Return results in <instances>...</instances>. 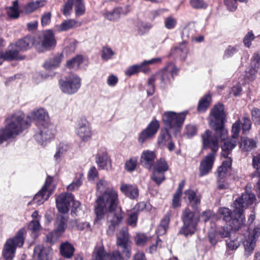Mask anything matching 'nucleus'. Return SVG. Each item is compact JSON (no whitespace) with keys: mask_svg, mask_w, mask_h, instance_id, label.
<instances>
[{"mask_svg":"<svg viewBox=\"0 0 260 260\" xmlns=\"http://www.w3.org/2000/svg\"><path fill=\"white\" fill-rule=\"evenodd\" d=\"M194 36V30L189 27H185L182 30V38L183 40V41H186L187 43L188 40H191L193 41Z\"/></svg>","mask_w":260,"mask_h":260,"instance_id":"obj_61","label":"nucleus"},{"mask_svg":"<svg viewBox=\"0 0 260 260\" xmlns=\"http://www.w3.org/2000/svg\"><path fill=\"white\" fill-rule=\"evenodd\" d=\"M212 101L210 94H207L203 96L199 102L198 110L200 112H205L209 107Z\"/></svg>","mask_w":260,"mask_h":260,"instance_id":"obj_40","label":"nucleus"},{"mask_svg":"<svg viewBox=\"0 0 260 260\" xmlns=\"http://www.w3.org/2000/svg\"><path fill=\"white\" fill-rule=\"evenodd\" d=\"M233 212L226 207H222L219 209V214L220 217L225 221L231 228L232 230L238 231L243 225L245 219H242V222L236 223L237 219H239V210L234 208Z\"/></svg>","mask_w":260,"mask_h":260,"instance_id":"obj_9","label":"nucleus"},{"mask_svg":"<svg viewBox=\"0 0 260 260\" xmlns=\"http://www.w3.org/2000/svg\"><path fill=\"white\" fill-rule=\"evenodd\" d=\"M4 61L5 60L12 61L14 60L21 59L19 54V51L15 48L14 44H11L7 49L3 51Z\"/></svg>","mask_w":260,"mask_h":260,"instance_id":"obj_31","label":"nucleus"},{"mask_svg":"<svg viewBox=\"0 0 260 260\" xmlns=\"http://www.w3.org/2000/svg\"><path fill=\"white\" fill-rule=\"evenodd\" d=\"M178 71L179 69L175 65L170 62L161 70L153 75L160 83L167 84L173 79L174 76L177 74Z\"/></svg>","mask_w":260,"mask_h":260,"instance_id":"obj_14","label":"nucleus"},{"mask_svg":"<svg viewBox=\"0 0 260 260\" xmlns=\"http://www.w3.org/2000/svg\"><path fill=\"white\" fill-rule=\"evenodd\" d=\"M83 58L82 55H77L67 62V67L70 69L78 70L80 68V66L83 62Z\"/></svg>","mask_w":260,"mask_h":260,"instance_id":"obj_43","label":"nucleus"},{"mask_svg":"<svg viewBox=\"0 0 260 260\" xmlns=\"http://www.w3.org/2000/svg\"><path fill=\"white\" fill-rule=\"evenodd\" d=\"M236 237L235 238H229L226 240V246L228 248V250L226 251V254L228 255L231 254L230 251V250H236L239 247L242 240H243V241L245 240V239H243L242 236L239 237L236 236Z\"/></svg>","mask_w":260,"mask_h":260,"instance_id":"obj_38","label":"nucleus"},{"mask_svg":"<svg viewBox=\"0 0 260 260\" xmlns=\"http://www.w3.org/2000/svg\"><path fill=\"white\" fill-rule=\"evenodd\" d=\"M260 236V227L254 228L252 234H248L245 236V240L242 241L245 248V255L247 256L250 255L255 246L256 239Z\"/></svg>","mask_w":260,"mask_h":260,"instance_id":"obj_18","label":"nucleus"},{"mask_svg":"<svg viewBox=\"0 0 260 260\" xmlns=\"http://www.w3.org/2000/svg\"><path fill=\"white\" fill-rule=\"evenodd\" d=\"M61 91L66 94H73L79 90L81 85V78L76 74H71L59 81Z\"/></svg>","mask_w":260,"mask_h":260,"instance_id":"obj_7","label":"nucleus"},{"mask_svg":"<svg viewBox=\"0 0 260 260\" xmlns=\"http://www.w3.org/2000/svg\"><path fill=\"white\" fill-rule=\"evenodd\" d=\"M256 198L254 193L251 191L246 190L242 193L241 196L235 200L233 203L234 208H236L239 210V219L237 220L236 223L242 222V219H245L243 214L244 209L248 207L255 203Z\"/></svg>","mask_w":260,"mask_h":260,"instance_id":"obj_6","label":"nucleus"},{"mask_svg":"<svg viewBox=\"0 0 260 260\" xmlns=\"http://www.w3.org/2000/svg\"><path fill=\"white\" fill-rule=\"evenodd\" d=\"M159 122L155 118L151 120L147 126L144 129L139 135L138 141L142 145L147 141L154 137L159 128Z\"/></svg>","mask_w":260,"mask_h":260,"instance_id":"obj_15","label":"nucleus"},{"mask_svg":"<svg viewBox=\"0 0 260 260\" xmlns=\"http://www.w3.org/2000/svg\"><path fill=\"white\" fill-rule=\"evenodd\" d=\"M154 171L165 172L168 171L169 166L164 158H160L157 160L155 165L152 168Z\"/></svg>","mask_w":260,"mask_h":260,"instance_id":"obj_49","label":"nucleus"},{"mask_svg":"<svg viewBox=\"0 0 260 260\" xmlns=\"http://www.w3.org/2000/svg\"><path fill=\"white\" fill-rule=\"evenodd\" d=\"M157 81L155 77L152 75L148 80L147 88V92L148 95H152L154 94L155 91L154 82Z\"/></svg>","mask_w":260,"mask_h":260,"instance_id":"obj_56","label":"nucleus"},{"mask_svg":"<svg viewBox=\"0 0 260 260\" xmlns=\"http://www.w3.org/2000/svg\"><path fill=\"white\" fill-rule=\"evenodd\" d=\"M161 60V58H153L150 60H144L140 64H134L129 67L125 71V74L126 76H132L139 72L147 73L150 71L148 66L157 64Z\"/></svg>","mask_w":260,"mask_h":260,"instance_id":"obj_16","label":"nucleus"},{"mask_svg":"<svg viewBox=\"0 0 260 260\" xmlns=\"http://www.w3.org/2000/svg\"><path fill=\"white\" fill-rule=\"evenodd\" d=\"M111 215L108 217V229L107 233L109 235L113 234L116 226L121 223L124 217V213L122 211L121 208L116 209L114 211L109 212Z\"/></svg>","mask_w":260,"mask_h":260,"instance_id":"obj_17","label":"nucleus"},{"mask_svg":"<svg viewBox=\"0 0 260 260\" xmlns=\"http://www.w3.org/2000/svg\"><path fill=\"white\" fill-rule=\"evenodd\" d=\"M155 158L156 155L153 151L144 150L141 155L140 162L144 168L151 170L154 167Z\"/></svg>","mask_w":260,"mask_h":260,"instance_id":"obj_22","label":"nucleus"},{"mask_svg":"<svg viewBox=\"0 0 260 260\" xmlns=\"http://www.w3.org/2000/svg\"><path fill=\"white\" fill-rule=\"evenodd\" d=\"M110 161L106 149L104 147L99 149L95 155V162L98 168L102 170L105 169Z\"/></svg>","mask_w":260,"mask_h":260,"instance_id":"obj_23","label":"nucleus"},{"mask_svg":"<svg viewBox=\"0 0 260 260\" xmlns=\"http://www.w3.org/2000/svg\"><path fill=\"white\" fill-rule=\"evenodd\" d=\"M43 2L41 1L30 2L25 6V12L26 13H30L39 7L43 6Z\"/></svg>","mask_w":260,"mask_h":260,"instance_id":"obj_50","label":"nucleus"},{"mask_svg":"<svg viewBox=\"0 0 260 260\" xmlns=\"http://www.w3.org/2000/svg\"><path fill=\"white\" fill-rule=\"evenodd\" d=\"M138 211L131 212L128 215L127 219V224L132 228H135L137 226L138 218Z\"/></svg>","mask_w":260,"mask_h":260,"instance_id":"obj_53","label":"nucleus"},{"mask_svg":"<svg viewBox=\"0 0 260 260\" xmlns=\"http://www.w3.org/2000/svg\"><path fill=\"white\" fill-rule=\"evenodd\" d=\"M96 188L98 191L103 193L106 190L109 189H114L111 185V183L105 179H100L96 183Z\"/></svg>","mask_w":260,"mask_h":260,"instance_id":"obj_47","label":"nucleus"},{"mask_svg":"<svg viewBox=\"0 0 260 260\" xmlns=\"http://www.w3.org/2000/svg\"><path fill=\"white\" fill-rule=\"evenodd\" d=\"M107 253V259L109 258V260H125L124 258L121 255V253L118 250H115L111 253Z\"/></svg>","mask_w":260,"mask_h":260,"instance_id":"obj_64","label":"nucleus"},{"mask_svg":"<svg viewBox=\"0 0 260 260\" xmlns=\"http://www.w3.org/2000/svg\"><path fill=\"white\" fill-rule=\"evenodd\" d=\"M41 42L42 47L46 49L55 46L56 45V40L54 38L53 31L50 29L44 31Z\"/></svg>","mask_w":260,"mask_h":260,"instance_id":"obj_27","label":"nucleus"},{"mask_svg":"<svg viewBox=\"0 0 260 260\" xmlns=\"http://www.w3.org/2000/svg\"><path fill=\"white\" fill-rule=\"evenodd\" d=\"M256 147V142L252 139L248 138H243L240 143V148L244 151H248Z\"/></svg>","mask_w":260,"mask_h":260,"instance_id":"obj_41","label":"nucleus"},{"mask_svg":"<svg viewBox=\"0 0 260 260\" xmlns=\"http://www.w3.org/2000/svg\"><path fill=\"white\" fill-rule=\"evenodd\" d=\"M25 233V229L22 228L13 238H10L7 240L2 252V255L5 260H12L14 257L16 248L23 246Z\"/></svg>","mask_w":260,"mask_h":260,"instance_id":"obj_5","label":"nucleus"},{"mask_svg":"<svg viewBox=\"0 0 260 260\" xmlns=\"http://www.w3.org/2000/svg\"><path fill=\"white\" fill-rule=\"evenodd\" d=\"M34 43V40L30 36H27L24 38L18 40L14 45L15 48L18 50L24 51L28 49Z\"/></svg>","mask_w":260,"mask_h":260,"instance_id":"obj_34","label":"nucleus"},{"mask_svg":"<svg viewBox=\"0 0 260 260\" xmlns=\"http://www.w3.org/2000/svg\"><path fill=\"white\" fill-rule=\"evenodd\" d=\"M39 131L34 137L38 143L43 145L44 143L53 138L56 131L54 126L49 123H45L38 126Z\"/></svg>","mask_w":260,"mask_h":260,"instance_id":"obj_12","label":"nucleus"},{"mask_svg":"<svg viewBox=\"0 0 260 260\" xmlns=\"http://www.w3.org/2000/svg\"><path fill=\"white\" fill-rule=\"evenodd\" d=\"M247 3V0H224V4L228 10L231 12H234L238 7L237 2Z\"/></svg>","mask_w":260,"mask_h":260,"instance_id":"obj_54","label":"nucleus"},{"mask_svg":"<svg viewBox=\"0 0 260 260\" xmlns=\"http://www.w3.org/2000/svg\"><path fill=\"white\" fill-rule=\"evenodd\" d=\"M81 23L74 19L63 21L59 25L55 26L58 31H67L73 28L80 26Z\"/></svg>","mask_w":260,"mask_h":260,"instance_id":"obj_33","label":"nucleus"},{"mask_svg":"<svg viewBox=\"0 0 260 260\" xmlns=\"http://www.w3.org/2000/svg\"><path fill=\"white\" fill-rule=\"evenodd\" d=\"M239 50V46H229L224 51L223 58L224 59L232 57L234 54L238 52Z\"/></svg>","mask_w":260,"mask_h":260,"instance_id":"obj_52","label":"nucleus"},{"mask_svg":"<svg viewBox=\"0 0 260 260\" xmlns=\"http://www.w3.org/2000/svg\"><path fill=\"white\" fill-rule=\"evenodd\" d=\"M184 194L192 207L196 208L200 204L201 198L200 196L197 194L194 190L191 189L186 190Z\"/></svg>","mask_w":260,"mask_h":260,"instance_id":"obj_36","label":"nucleus"},{"mask_svg":"<svg viewBox=\"0 0 260 260\" xmlns=\"http://www.w3.org/2000/svg\"><path fill=\"white\" fill-rule=\"evenodd\" d=\"M237 121H240V130L242 129L243 134H248L252 125L250 118L247 115H244L241 120H238Z\"/></svg>","mask_w":260,"mask_h":260,"instance_id":"obj_42","label":"nucleus"},{"mask_svg":"<svg viewBox=\"0 0 260 260\" xmlns=\"http://www.w3.org/2000/svg\"><path fill=\"white\" fill-rule=\"evenodd\" d=\"M62 58V53H58L47 60L43 66L46 70H54L59 67Z\"/></svg>","mask_w":260,"mask_h":260,"instance_id":"obj_29","label":"nucleus"},{"mask_svg":"<svg viewBox=\"0 0 260 260\" xmlns=\"http://www.w3.org/2000/svg\"><path fill=\"white\" fill-rule=\"evenodd\" d=\"M120 191L127 198L137 200L139 196V190L136 185L122 183L120 185Z\"/></svg>","mask_w":260,"mask_h":260,"instance_id":"obj_24","label":"nucleus"},{"mask_svg":"<svg viewBox=\"0 0 260 260\" xmlns=\"http://www.w3.org/2000/svg\"><path fill=\"white\" fill-rule=\"evenodd\" d=\"M240 132V121H236L232 125V138L228 139L226 137L224 140H221L223 141V144L221 145V156L225 157V158L229 157V155L231 153L232 150L237 146V139L238 138Z\"/></svg>","mask_w":260,"mask_h":260,"instance_id":"obj_8","label":"nucleus"},{"mask_svg":"<svg viewBox=\"0 0 260 260\" xmlns=\"http://www.w3.org/2000/svg\"><path fill=\"white\" fill-rule=\"evenodd\" d=\"M73 202L74 207L78 208L80 205L79 202L74 201V197L71 193H61L56 199V207L59 212L67 213L69 210L71 203Z\"/></svg>","mask_w":260,"mask_h":260,"instance_id":"obj_13","label":"nucleus"},{"mask_svg":"<svg viewBox=\"0 0 260 260\" xmlns=\"http://www.w3.org/2000/svg\"><path fill=\"white\" fill-rule=\"evenodd\" d=\"M216 155V153L210 152L201 160L199 167L200 176L206 175L211 171Z\"/></svg>","mask_w":260,"mask_h":260,"instance_id":"obj_20","label":"nucleus"},{"mask_svg":"<svg viewBox=\"0 0 260 260\" xmlns=\"http://www.w3.org/2000/svg\"><path fill=\"white\" fill-rule=\"evenodd\" d=\"M7 13L10 17L13 18H17L19 16L18 1L13 2V5L10 7L7 10Z\"/></svg>","mask_w":260,"mask_h":260,"instance_id":"obj_48","label":"nucleus"},{"mask_svg":"<svg viewBox=\"0 0 260 260\" xmlns=\"http://www.w3.org/2000/svg\"><path fill=\"white\" fill-rule=\"evenodd\" d=\"M137 164V158L133 157L127 160L125 164V169L128 172H132L136 168Z\"/></svg>","mask_w":260,"mask_h":260,"instance_id":"obj_62","label":"nucleus"},{"mask_svg":"<svg viewBox=\"0 0 260 260\" xmlns=\"http://www.w3.org/2000/svg\"><path fill=\"white\" fill-rule=\"evenodd\" d=\"M67 218L63 216L57 218L55 224V230L58 234H61L64 232L67 226Z\"/></svg>","mask_w":260,"mask_h":260,"instance_id":"obj_45","label":"nucleus"},{"mask_svg":"<svg viewBox=\"0 0 260 260\" xmlns=\"http://www.w3.org/2000/svg\"><path fill=\"white\" fill-rule=\"evenodd\" d=\"M187 114V111L179 113L171 111L166 112L162 115V121L170 128H180L182 127Z\"/></svg>","mask_w":260,"mask_h":260,"instance_id":"obj_10","label":"nucleus"},{"mask_svg":"<svg viewBox=\"0 0 260 260\" xmlns=\"http://www.w3.org/2000/svg\"><path fill=\"white\" fill-rule=\"evenodd\" d=\"M181 219L183 225L179 231V234L185 237L194 234L200 221L199 213L186 208L182 211Z\"/></svg>","mask_w":260,"mask_h":260,"instance_id":"obj_4","label":"nucleus"},{"mask_svg":"<svg viewBox=\"0 0 260 260\" xmlns=\"http://www.w3.org/2000/svg\"><path fill=\"white\" fill-rule=\"evenodd\" d=\"M123 13V9L120 7H117L111 10H104L102 12V15L105 19L115 22L119 21Z\"/></svg>","mask_w":260,"mask_h":260,"instance_id":"obj_25","label":"nucleus"},{"mask_svg":"<svg viewBox=\"0 0 260 260\" xmlns=\"http://www.w3.org/2000/svg\"><path fill=\"white\" fill-rule=\"evenodd\" d=\"M150 240V237H148L145 234L138 233L135 237V241L138 246H144Z\"/></svg>","mask_w":260,"mask_h":260,"instance_id":"obj_51","label":"nucleus"},{"mask_svg":"<svg viewBox=\"0 0 260 260\" xmlns=\"http://www.w3.org/2000/svg\"><path fill=\"white\" fill-rule=\"evenodd\" d=\"M107 253L102 244H97L92 253V260H107Z\"/></svg>","mask_w":260,"mask_h":260,"instance_id":"obj_37","label":"nucleus"},{"mask_svg":"<svg viewBox=\"0 0 260 260\" xmlns=\"http://www.w3.org/2000/svg\"><path fill=\"white\" fill-rule=\"evenodd\" d=\"M173 53L179 56L181 59H185L189 52V48L186 41H183L178 46L176 47Z\"/></svg>","mask_w":260,"mask_h":260,"instance_id":"obj_39","label":"nucleus"},{"mask_svg":"<svg viewBox=\"0 0 260 260\" xmlns=\"http://www.w3.org/2000/svg\"><path fill=\"white\" fill-rule=\"evenodd\" d=\"M30 119H24V114L17 111L9 115L5 120L4 128L0 129V144L10 139H14L30 125Z\"/></svg>","mask_w":260,"mask_h":260,"instance_id":"obj_2","label":"nucleus"},{"mask_svg":"<svg viewBox=\"0 0 260 260\" xmlns=\"http://www.w3.org/2000/svg\"><path fill=\"white\" fill-rule=\"evenodd\" d=\"M151 179L157 184H160L165 179L164 172L153 170V172L151 176Z\"/></svg>","mask_w":260,"mask_h":260,"instance_id":"obj_57","label":"nucleus"},{"mask_svg":"<svg viewBox=\"0 0 260 260\" xmlns=\"http://www.w3.org/2000/svg\"><path fill=\"white\" fill-rule=\"evenodd\" d=\"M82 183L83 175L80 174L79 178H77L75 180L68 186L67 189L68 191H73L78 189L82 185Z\"/></svg>","mask_w":260,"mask_h":260,"instance_id":"obj_58","label":"nucleus"},{"mask_svg":"<svg viewBox=\"0 0 260 260\" xmlns=\"http://www.w3.org/2000/svg\"><path fill=\"white\" fill-rule=\"evenodd\" d=\"M31 116L36 121L37 126L45 123H48L47 120L48 119L47 112L43 108H40L34 110L31 113Z\"/></svg>","mask_w":260,"mask_h":260,"instance_id":"obj_28","label":"nucleus"},{"mask_svg":"<svg viewBox=\"0 0 260 260\" xmlns=\"http://www.w3.org/2000/svg\"><path fill=\"white\" fill-rule=\"evenodd\" d=\"M232 160L231 157H226L225 160H223L222 165L218 168L217 177H221V179L225 178L226 174L232 167Z\"/></svg>","mask_w":260,"mask_h":260,"instance_id":"obj_35","label":"nucleus"},{"mask_svg":"<svg viewBox=\"0 0 260 260\" xmlns=\"http://www.w3.org/2000/svg\"><path fill=\"white\" fill-rule=\"evenodd\" d=\"M116 244L122 249L126 259L129 258L131 256V247L129 243L128 233L124 231L120 232L117 236Z\"/></svg>","mask_w":260,"mask_h":260,"instance_id":"obj_21","label":"nucleus"},{"mask_svg":"<svg viewBox=\"0 0 260 260\" xmlns=\"http://www.w3.org/2000/svg\"><path fill=\"white\" fill-rule=\"evenodd\" d=\"M115 55V52L110 47L104 46L101 52V58L104 61H108L112 59Z\"/></svg>","mask_w":260,"mask_h":260,"instance_id":"obj_46","label":"nucleus"},{"mask_svg":"<svg viewBox=\"0 0 260 260\" xmlns=\"http://www.w3.org/2000/svg\"><path fill=\"white\" fill-rule=\"evenodd\" d=\"M118 203V192L114 189H109L99 196L96 200V206L94 208L95 220L97 221L104 219L107 212L114 211Z\"/></svg>","mask_w":260,"mask_h":260,"instance_id":"obj_3","label":"nucleus"},{"mask_svg":"<svg viewBox=\"0 0 260 260\" xmlns=\"http://www.w3.org/2000/svg\"><path fill=\"white\" fill-rule=\"evenodd\" d=\"M76 133L81 141L87 142L92 136V132L86 120H80L76 126Z\"/></svg>","mask_w":260,"mask_h":260,"instance_id":"obj_19","label":"nucleus"},{"mask_svg":"<svg viewBox=\"0 0 260 260\" xmlns=\"http://www.w3.org/2000/svg\"><path fill=\"white\" fill-rule=\"evenodd\" d=\"M53 178L48 176L44 185L41 189L35 195L32 204H36L37 205L43 204L53 192L55 187L52 184Z\"/></svg>","mask_w":260,"mask_h":260,"instance_id":"obj_11","label":"nucleus"},{"mask_svg":"<svg viewBox=\"0 0 260 260\" xmlns=\"http://www.w3.org/2000/svg\"><path fill=\"white\" fill-rule=\"evenodd\" d=\"M69 148V145L64 143H60L57 146L55 153L53 156L56 164H59L61 161Z\"/></svg>","mask_w":260,"mask_h":260,"instance_id":"obj_30","label":"nucleus"},{"mask_svg":"<svg viewBox=\"0 0 260 260\" xmlns=\"http://www.w3.org/2000/svg\"><path fill=\"white\" fill-rule=\"evenodd\" d=\"M256 75V71L255 68H248L245 72V79L249 81H252L255 78Z\"/></svg>","mask_w":260,"mask_h":260,"instance_id":"obj_63","label":"nucleus"},{"mask_svg":"<svg viewBox=\"0 0 260 260\" xmlns=\"http://www.w3.org/2000/svg\"><path fill=\"white\" fill-rule=\"evenodd\" d=\"M51 250L50 247H44L42 244L37 245L34 249L33 257L35 260H49Z\"/></svg>","mask_w":260,"mask_h":260,"instance_id":"obj_26","label":"nucleus"},{"mask_svg":"<svg viewBox=\"0 0 260 260\" xmlns=\"http://www.w3.org/2000/svg\"><path fill=\"white\" fill-rule=\"evenodd\" d=\"M255 36L252 30L249 31L244 36L243 40L244 46L249 48L252 45V41L255 39Z\"/></svg>","mask_w":260,"mask_h":260,"instance_id":"obj_60","label":"nucleus"},{"mask_svg":"<svg viewBox=\"0 0 260 260\" xmlns=\"http://www.w3.org/2000/svg\"><path fill=\"white\" fill-rule=\"evenodd\" d=\"M197 133V128L193 124H187L186 125L184 131V135L188 138H190L195 136Z\"/></svg>","mask_w":260,"mask_h":260,"instance_id":"obj_59","label":"nucleus"},{"mask_svg":"<svg viewBox=\"0 0 260 260\" xmlns=\"http://www.w3.org/2000/svg\"><path fill=\"white\" fill-rule=\"evenodd\" d=\"M223 104L214 106L211 111L209 119L210 125L214 133L207 129L202 135L203 148L210 149L211 152L216 153L219 149V140H224L228 137V130L224 127L225 115Z\"/></svg>","mask_w":260,"mask_h":260,"instance_id":"obj_1","label":"nucleus"},{"mask_svg":"<svg viewBox=\"0 0 260 260\" xmlns=\"http://www.w3.org/2000/svg\"><path fill=\"white\" fill-rule=\"evenodd\" d=\"M171 138V136L168 130L161 131L157 138L158 145L161 147L166 146L170 141Z\"/></svg>","mask_w":260,"mask_h":260,"instance_id":"obj_44","label":"nucleus"},{"mask_svg":"<svg viewBox=\"0 0 260 260\" xmlns=\"http://www.w3.org/2000/svg\"><path fill=\"white\" fill-rule=\"evenodd\" d=\"M59 250L60 254L68 259L73 257L75 250L74 246L68 241L60 244Z\"/></svg>","mask_w":260,"mask_h":260,"instance_id":"obj_32","label":"nucleus"},{"mask_svg":"<svg viewBox=\"0 0 260 260\" xmlns=\"http://www.w3.org/2000/svg\"><path fill=\"white\" fill-rule=\"evenodd\" d=\"M191 7L195 9H206L208 4L204 0H190Z\"/></svg>","mask_w":260,"mask_h":260,"instance_id":"obj_55","label":"nucleus"}]
</instances>
